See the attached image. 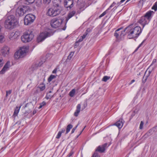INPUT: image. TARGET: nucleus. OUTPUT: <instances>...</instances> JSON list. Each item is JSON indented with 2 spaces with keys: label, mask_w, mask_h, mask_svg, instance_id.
I'll return each mask as SVG.
<instances>
[{
  "label": "nucleus",
  "mask_w": 157,
  "mask_h": 157,
  "mask_svg": "<svg viewBox=\"0 0 157 157\" xmlns=\"http://www.w3.org/2000/svg\"><path fill=\"white\" fill-rule=\"evenodd\" d=\"M35 19V16L32 14H29L27 15L24 18V24L25 25H28L33 23Z\"/></svg>",
  "instance_id": "obj_8"
},
{
  "label": "nucleus",
  "mask_w": 157,
  "mask_h": 157,
  "mask_svg": "<svg viewBox=\"0 0 157 157\" xmlns=\"http://www.w3.org/2000/svg\"><path fill=\"white\" fill-rule=\"evenodd\" d=\"M72 127L73 125L72 124H68L67 127L65 134H67L70 132V129L72 128Z\"/></svg>",
  "instance_id": "obj_22"
},
{
  "label": "nucleus",
  "mask_w": 157,
  "mask_h": 157,
  "mask_svg": "<svg viewBox=\"0 0 157 157\" xmlns=\"http://www.w3.org/2000/svg\"><path fill=\"white\" fill-rule=\"evenodd\" d=\"M36 113V110H34L33 112V114H35Z\"/></svg>",
  "instance_id": "obj_62"
},
{
  "label": "nucleus",
  "mask_w": 157,
  "mask_h": 157,
  "mask_svg": "<svg viewBox=\"0 0 157 157\" xmlns=\"http://www.w3.org/2000/svg\"><path fill=\"white\" fill-rule=\"evenodd\" d=\"M51 93L52 91H50L48 93H47L45 98L47 99H50L52 97L53 95L51 94Z\"/></svg>",
  "instance_id": "obj_23"
},
{
  "label": "nucleus",
  "mask_w": 157,
  "mask_h": 157,
  "mask_svg": "<svg viewBox=\"0 0 157 157\" xmlns=\"http://www.w3.org/2000/svg\"><path fill=\"white\" fill-rule=\"evenodd\" d=\"M56 77V76L55 75H51L48 79V81L49 82H50L53 79L55 78Z\"/></svg>",
  "instance_id": "obj_29"
},
{
  "label": "nucleus",
  "mask_w": 157,
  "mask_h": 157,
  "mask_svg": "<svg viewBox=\"0 0 157 157\" xmlns=\"http://www.w3.org/2000/svg\"><path fill=\"white\" fill-rule=\"evenodd\" d=\"M39 88L40 91H42L45 89V86L44 84H40L39 86Z\"/></svg>",
  "instance_id": "obj_30"
},
{
  "label": "nucleus",
  "mask_w": 157,
  "mask_h": 157,
  "mask_svg": "<svg viewBox=\"0 0 157 157\" xmlns=\"http://www.w3.org/2000/svg\"><path fill=\"white\" fill-rule=\"evenodd\" d=\"M79 45V42L78 41H76L75 44V48H76L77 46H78Z\"/></svg>",
  "instance_id": "obj_51"
},
{
  "label": "nucleus",
  "mask_w": 157,
  "mask_h": 157,
  "mask_svg": "<svg viewBox=\"0 0 157 157\" xmlns=\"http://www.w3.org/2000/svg\"><path fill=\"white\" fill-rule=\"evenodd\" d=\"M63 21V20L61 19H53L51 21V25L53 28H57L60 26Z\"/></svg>",
  "instance_id": "obj_10"
},
{
  "label": "nucleus",
  "mask_w": 157,
  "mask_h": 157,
  "mask_svg": "<svg viewBox=\"0 0 157 157\" xmlns=\"http://www.w3.org/2000/svg\"><path fill=\"white\" fill-rule=\"evenodd\" d=\"M80 107H81L80 105V104L78 105L77 106L76 110L74 113V115L75 116L77 117L78 116V114L80 112Z\"/></svg>",
  "instance_id": "obj_19"
},
{
  "label": "nucleus",
  "mask_w": 157,
  "mask_h": 157,
  "mask_svg": "<svg viewBox=\"0 0 157 157\" xmlns=\"http://www.w3.org/2000/svg\"><path fill=\"white\" fill-rule=\"evenodd\" d=\"M4 38V37L2 35H0V42L2 43L3 41V39Z\"/></svg>",
  "instance_id": "obj_45"
},
{
  "label": "nucleus",
  "mask_w": 157,
  "mask_h": 157,
  "mask_svg": "<svg viewBox=\"0 0 157 157\" xmlns=\"http://www.w3.org/2000/svg\"><path fill=\"white\" fill-rule=\"evenodd\" d=\"M135 81V80L134 79L132 80L131 82L129 83V85L131 84L132 83Z\"/></svg>",
  "instance_id": "obj_58"
},
{
  "label": "nucleus",
  "mask_w": 157,
  "mask_h": 157,
  "mask_svg": "<svg viewBox=\"0 0 157 157\" xmlns=\"http://www.w3.org/2000/svg\"><path fill=\"white\" fill-rule=\"evenodd\" d=\"M33 37L32 32L28 31L25 32L21 37V40L23 42L27 43L31 41Z\"/></svg>",
  "instance_id": "obj_5"
},
{
  "label": "nucleus",
  "mask_w": 157,
  "mask_h": 157,
  "mask_svg": "<svg viewBox=\"0 0 157 157\" xmlns=\"http://www.w3.org/2000/svg\"><path fill=\"white\" fill-rule=\"evenodd\" d=\"M1 52L2 56H5L6 55H8L9 53V48L8 47H5L1 51Z\"/></svg>",
  "instance_id": "obj_17"
},
{
  "label": "nucleus",
  "mask_w": 157,
  "mask_h": 157,
  "mask_svg": "<svg viewBox=\"0 0 157 157\" xmlns=\"http://www.w3.org/2000/svg\"><path fill=\"white\" fill-rule=\"evenodd\" d=\"M138 23L143 26V29L145 26L149 22L144 16H142L138 21Z\"/></svg>",
  "instance_id": "obj_13"
},
{
  "label": "nucleus",
  "mask_w": 157,
  "mask_h": 157,
  "mask_svg": "<svg viewBox=\"0 0 157 157\" xmlns=\"http://www.w3.org/2000/svg\"><path fill=\"white\" fill-rule=\"evenodd\" d=\"M146 72H147V71H146L145 73V74H144V76L143 77V79H142V82L143 83H145L147 79H146L145 78H144L145 77V75H146Z\"/></svg>",
  "instance_id": "obj_37"
},
{
  "label": "nucleus",
  "mask_w": 157,
  "mask_h": 157,
  "mask_svg": "<svg viewBox=\"0 0 157 157\" xmlns=\"http://www.w3.org/2000/svg\"><path fill=\"white\" fill-rule=\"evenodd\" d=\"M61 134L62 133H61V132H59L58 134L56 137V138L58 139H59L61 136Z\"/></svg>",
  "instance_id": "obj_40"
},
{
  "label": "nucleus",
  "mask_w": 157,
  "mask_h": 157,
  "mask_svg": "<svg viewBox=\"0 0 157 157\" xmlns=\"http://www.w3.org/2000/svg\"><path fill=\"white\" fill-rule=\"evenodd\" d=\"M63 0H54L53 1L54 4H58L59 6V4L61 3Z\"/></svg>",
  "instance_id": "obj_31"
},
{
  "label": "nucleus",
  "mask_w": 157,
  "mask_h": 157,
  "mask_svg": "<svg viewBox=\"0 0 157 157\" xmlns=\"http://www.w3.org/2000/svg\"><path fill=\"white\" fill-rule=\"evenodd\" d=\"M122 29V27L118 29H117L115 32L114 33V36L117 38H118L119 36V33L118 32L120 31L121 29Z\"/></svg>",
  "instance_id": "obj_24"
},
{
  "label": "nucleus",
  "mask_w": 157,
  "mask_h": 157,
  "mask_svg": "<svg viewBox=\"0 0 157 157\" xmlns=\"http://www.w3.org/2000/svg\"><path fill=\"white\" fill-rule=\"evenodd\" d=\"M12 35H13V36H14V38H15L19 35L20 33L19 32L16 31L15 33H12Z\"/></svg>",
  "instance_id": "obj_32"
},
{
  "label": "nucleus",
  "mask_w": 157,
  "mask_h": 157,
  "mask_svg": "<svg viewBox=\"0 0 157 157\" xmlns=\"http://www.w3.org/2000/svg\"><path fill=\"white\" fill-rule=\"evenodd\" d=\"M73 1L74 0H73ZM75 2H77L78 4L80 3L82 1V0H74Z\"/></svg>",
  "instance_id": "obj_53"
},
{
  "label": "nucleus",
  "mask_w": 157,
  "mask_h": 157,
  "mask_svg": "<svg viewBox=\"0 0 157 157\" xmlns=\"http://www.w3.org/2000/svg\"><path fill=\"white\" fill-rule=\"evenodd\" d=\"M124 122V121L122 119H120L114 124L119 129L121 128L122 127Z\"/></svg>",
  "instance_id": "obj_16"
},
{
  "label": "nucleus",
  "mask_w": 157,
  "mask_h": 157,
  "mask_svg": "<svg viewBox=\"0 0 157 157\" xmlns=\"http://www.w3.org/2000/svg\"><path fill=\"white\" fill-rule=\"evenodd\" d=\"M91 31V30L90 29L88 28L87 29L85 33L83 34V36H81V37L83 38V39L86 37V36L88 34V33H90Z\"/></svg>",
  "instance_id": "obj_20"
},
{
  "label": "nucleus",
  "mask_w": 157,
  "mask_h": 157,
  "mask_svg": "<svg viewBox=\"0 0 157 157\" xmlns=\"http://www.w3.org/2000/svg\"><path fill=\"white\" fill-rule=\"evenodd\" d=\"M54 32L51 31L44 32L41 33L37 37V41L38 43L41 42L46 38L53 35Z\"/></svg>",
  "instance_id": "obj_4"
},
{
  "label": "nucleus",
  "mask_w": 157,
  "mask_h": 157,
  "mask_svg": "<svg viewBox=\"0 0 157 157\" xmlns=\"http://www.w3.org/2000/svg\"><path fill=\"white\" fill-rule=\"evenodd\" d=\"M144 124V122L142 121H141L140 122V127H139V128L140 129H143Z\"/></svg>",
  "instance_id": "obj_38"
},
{
  "label": "nucleus",
  "mask_w": 157,
  "mask_h": 157,
  "mask_svg": "<svg viewBox=\"0 0 157 157\" xmlns=\"http://www.w3.org/2000/svg\"><path fill=\"white\" fill-rule=\"evenodd\" d=\"M116 4V3H115L114 2L107 9V10H109L110 9L112 8V7L114 6Z\"/></svg>",
  "instance_id": "obj_48"
},
{
  "label": "nucleus",
  "mask_w": 157,
  "mask_h": 157,
  "mask_svg": "<svg viewBox=\"0 0 157 157\" xmlns=\"http://www.w3.org/2000/svg\"><path fill=\"white\" fill-rule=\"evenodd\" d=\"M78 124H77L75 127H74L72 129V130L71 131V134H72V133H74V132H75V131L77 127H78Z\"/></svg>",
  "instance_id": "obj_41"
},
{
  "label": "nucleus",
  "mask_w": 157,
  "mask_h": 157,
  "mask_svg": "<svg viewBox=\"0 0 157 157\" xmlns=\"http://www.w3.org/2000/svg\"><path fill=\"white\" fill-rule=\"evenodd\" d=\"M73 153H74V151L73 150H72L70 151V153L68 155H67L68 157H70L73 154Z\"/></svg>",
  "instance_id": "obj_44"
},
{
  "label": "nucleus",
  "mask_w": 157,
  "mask_h": 157,
  "mask_svg": "<svg viewBox=\"0 0 157 157\" xmlns=\"http://www.w3.org/2000/svg\"><path fill=\"white\" fill-rule=\"evenodd\" d=\"M75 92V89H73L70 91L69 93V95L71 97H73L74 95Z\"/></svg>",
  "instance_id": "obj_27"
},
{
  "label": "nucleus",
  "mask_w": 157,
  "mask_h": 157,
  "mask_svg": "<svg viewBox=\"0 0 157 157\" xmlns=\"http://www.w3.org/2000/svg\"><path fill=\"white\" fill-rule=\"evenodd\" d=\"M66 27H65V28H63V30H65V29H66Z\"/></svg>",
  "instance_id": "obj_64"
},
{
  "label": "nucleus",
  "mask_w": 157,
  "mask_h": 157,
  "mask_svg": "<svg viewBox=\"0 0 157 157\" xmlns=\"http://www.w3.org/2000/svg\"><path fill=\"white\" fill-rule=\"evenodd\" d=\"M86 126H85L84 128L82 129V131L80 132L79 134L77 136V137L82 133V132H83V130L84 129V128H85Z\"/></svg>",
  "instance_id": "obj_59"
},
{
  "label": "nucleus",
  "mask_w": 157,
  "mask_h": 157,
  "mask_svg": "<svg viewBox=\"0 0 157 157\" xmlns=\"http://www.w3.org/2000/svg\"><path fill=\"white\" fill-rule=\"evenodd\" d=\"M124 32V30L123 31H121V32H119L118 31V33H119V36H120L121 37L122 36H123L124 34L123 33L124 32Z\"/></svg>",
  "instance_id": "obj_36"
},
{
  "label": "nucleus",
  "mask_w": 157,
  "mask_h": 157,
  "mask_svg": "<svg viewBox=\"0 0 157 157\" xmlns=\"http://www.w3.org/2000/svg\"><path fill=\"white\" fill-rule=\"evenodd\" d=\"M116 4V3H115L114 2L107 9V10H109L110 9L112 8V7L114 6Z\"/></svg>",
  "instance_id": "obj_49"
},
{
  "label": "nucleus",
  "mask_w": 157,
  "mask_h": 157,
  "mask_svg": "<svg viewBox=\"0 0 157 157\" xmlns=\"http://www.w3.org/2000/svg\"><path fill=\"white\" fill-rule=\"evenodd\" d=\"M65 131V129L64 128H62L61 129V130L60 131H59V132H61V133H63Z\"/></svg>",
  "instance_id": "obj_57"
},
{
  "label": "nucleus",
  "mask_w": 157,
  "mask_h": 157,
  "mask_svg": "<svg viewBox=\"0 0 157 157\" xmlns=\"http://www.w3.org/2000/svg\"><path fill=\"white\" fill-rule=\"evenodd\" d=\"M110 78L109 76H104L102 79V80L105 82H106L108 79Z\"/></svg>",
  "instance_id": "obj_33"
},
{
  "label": "nucleus",
  "mask_w": 157,
  "mask_h": 157,
  "mask_svg": "<svg viewBox=\"0 0 157 157\" xmlns=\"http://www.w3.org/2000/svg\"><path fill=\"white\" fill-rule=\"evenodd\" d=\"M27 51V48L26 47H23L21 48L20 49L17 51L15 53L14 55L15 58L18 59L20 58L23 57Z\"/></svg>",
  "instance_id": "obj_7"
},
{
  "label": "nucleus",
  "mask_w": 157,
  "mask_h": 157,
  "mask_svg": "<svg viewBox=\"0 0 157 157\" xmlns=\"http://www.w3.org/2000/svg\"><path fill=\"white\" fill-rule=\"evenodd\" d=\"M29 6H22L18 7L17 9V15L20 16H23L25 13L29 10Z\"/></svg>",
  "instance_id": "obj_9"
},
{
  "label": "nucleus",
  "mask_w": 157,
  "mask_h": 157,
  "mask_svg": "<svg viewBox=\"0 0 157 157\" xmlns=\"http://www.w3.org/2000/svg\"><path fill=\"white\" fill-rule=\"evenodd\" d=\"M75 13V11H73L70 12L68 14L67 17L66 18V21L67 23L69 19L72 17Z\"/></svg>",
  "instance_id": "obj_18"
},
{
  "label": "nucleus",
  "mask_w": 157,
  "mask_h": 157,
  "mask_svg": "<svg viewBox=\"0 0 157 157\" xmlns=\"http://www.w3.org/2000/svg\"><path fill=\"white\" fill-rule=\"evenodd\" d=\"M125 0H121L120 2H119V4H121V3H123L124 2Z\"/></svg>",
  "instance_id": "obj_61"
},
{
  "label": "nucleus",
  "mask_w": 157,
  "mask_h": 157,
  "mask_svg": "<svg viewBox=\"0 0 157 157\" xmlns=\"http://www.w3.org/2000/svg\"><path fill=\"white\" fill-rule=\"evenodd\" d=\"M58 5V4H54L52 7L49 8L47 12V15L51 17H54L59 15L62 10V8Z\"/></svg>",
  "instance_id": "obj_3"
},
{
  "label": "nucleus",
  "mask_w": 157,
  "mask_h": 157,
  "mask_svg": "<svg viewBox=\"0 0 157 157\" xmlns=\"http://www.w3.org/2000/svg\"><path fill=\"white\" fill-rule=\"evenodd\" d=\"M155 12L153 11L149 10L143 16L150 22L153 15L155 14Z\"/></svg>",
  "instance_id": "obj_14"
},
{
  "label": "nucleus",
  "mask_w": 157,
  "mask_h": 157,
  "mask_svg": "<svg viewBox=\"0 0 157 157\" xmlns=\"http://www.w3.org/2000/svg\"><path fill=\"white\" fill-rule=\"evenodd\" d=\"M146 0H140V2L143 3L144 2H145Z\"/></svg>",
  "instance_id": "obj_60"
},
{
  "label": "nucleus",
  "mask_w": 157,
  "mask_h": 157,
  "mask_svg": "<svg viewBox=\"0 0 157 157\" xmlns=\"http://www.w3.org/2000/svg\"><path fill=\"white\" fill-rule=\"evenodd\" d=\"M135 113H136V112L135 111H133V113H132V115H131V117H130V119H131L135 115Z\"/></svg>",
  "instance_id": "obj_47"
},
{
  "label": "nucleus",
  "mask_w": 157,
  "mask_h": 157,
  "mask_svg": "<svg viewBox=\"0 0 157 157\" xmlns=\"http://www.w3.org/2000/svg\"><path fill=\"white\" fill-rule=\"evenodd\" d=\"M64 6L67 10H70L73 6V1L70 0H64Z\"/></svg>",
  "instance_id": "obj_12"
},
{
  "label": "nucleus",
  "mask_w": 157,
  "mask_h": 157,
  "mask_svg": "<svg viewBox=\"0 0 157 157\" xmlns=\"http://www.w3.org/2000/svg\"><path fill=\"white\" fill-rule=\"evenodd\" d=\"M35 0H25V3L26 5H29L32 4L34 2Z\"/></svg>",
  "instance_id": "obj_26"
},
{
  "label": "nucleus",
  "mask_w": 157,
  "mask_h": 157,
  "mask_svg": "<svg viewBox=\"0 0 157 157\" xmlns=\"http://www.w3.org/2000/svg\"><path fill=\"white\" fill-rule=\"evenodd\" d=\"M151 9L155 11L157 10V1L155 2L153 6L151 7Z\"/></svg>",
  "instance_id": "obj_28"
},
{
  "label": "nucleus",
  "mask_w": 157,
  "mask_h": 157,
  "mask_svg": "<svg viewBox=\"0 0 157 157\" xmlns=\"http://www.w3.org/2000/svg\"><path fill=\"white\" fill-rule=\"evenodd\" d=\"M107 145V144L106 143L102 145L99 146L95 149V152L91 157H100V155L98 152L100 153L104 152Z\"/></svg>",
  "instance_id": "obj_6"
},
{
  "label": "nucleus",
  "mask_w": 157,
  "mask_h": 157,
  "mask_svg": "<svg viewBox=\"0 0 157 157\" xmlns=\"http://www.w3.org/2000/svg\"><path fill=\"white\" fill-rule=\"evenodd\" d=\"M18 22L13 15L8 16L5 19L4 27L6 29L11 30L18 25Z\"/></svg>",
  "instance_id": "obj_2"
},
{
  "label": "nucleus",
  "mask_w": 157,
  "mask_h": 157,
  "mask_svg": "<svg viewBox=\"0 0 157 157\" xmlns=\"http://www.w3.org/2000/svg\"><path fill=\"white\" fill-rule=\"evenodd\" d=\"M74 52H71L70 53L69 56H68L66 60V61L67 62L68 61H69L72 58V57L74 55Z\"/></svg>",
  "instance_id": "obj_25"
},
{
  "label": "nucleus",
  "mask_w": 157,
  "mask_h": 157,
  "mask_svg": "<svg viewBox=\"0 0 157 157\" xmlns=\"http://www.w3.org/2000/svg\"><path fill=\"white\" fill-rule=\"evenodd\" d=\"M152 130L154 132H156L157 131V126L152 128Z\"/></svg>",
  "instance_id": "obj_50"
},
{
  "label": "nucleus",
  "mask_w": 157,
  "mask_h": 157,
  "mask_svg": "<svg viewBox=\"0 0 157 157\" xmlns=\"http://www.w3.org/2000/svg\"><path fill=\"white\" fill-rule=\"evenodd\" d=\"M132 24L129 25L124 30V32L128 34V38L129 39L137 37L141 33L143 29L139 26H136L132 28Z\"/></svg>",
  "instance_id": "obj_1"
},
{
  "label": "nucleus",
  "mask_w": 157,
  "mask_h": 157,
  "mask_svg": "<svg viewBox=\"0 0 157 157\" xmlns=\"http://www.w3.org/2000/svg\"><path fill=\"white\" fill-rule=\"evenodd\" d=\"M43 63L44 62L43 61H41L38 63H33L29 69V73L30 74L32 73L33 71L36 70L38 68L40 67Z\"/></svg>",
  "instance_id": "obj_11"
},
{
  "label": "nucleus",
  "mask_w": 157,
  "mask_h": 157,
  "mask_svg": "<svg viewBox=\"0 0 157 157\" xmlns=\"http://www.w3.org/2000/svg\"><path fill=\"white\" fill-rule=\"evenodd\" d=\"M51 0H43V2L45 4H48L51 2Z\"/></svg>",
  "instance_id": "obj_42"
},
{
  "label": "nucleus",
  "mask_w": 157,
  "mask_h": 157,
  "mask_svg": "<svg viewBox=\"0 0 157 157\" xmlns=\"http://www.w3.org/2000/svg\"><path fill=\"white\" fill-rule=\"evenodd\" d=\"M145 41V40H144L142 42V43L139 45L137 48L136 49L135 52L138 49V48H139L142 45Z\"/></svg>",
  "instance_id": "obj_39"
},
{
  "label": "nucleus",
  "mask_w": 157,
  "mask_h": 157,
  "mask_svg": "<svg viewBox=\"0 0 157 157\" xmlns=\"http://www.w3.org/2000/svg\"><path fill=\"white\" fill-rule=\"evenodd\" d=\"M10 67V62L8 61L5 64L2 70L0 71V74H4L9 69Z\"/></svg>",
  "instance_id": "obj_15"
},
{
  "label": "nucleus",
  "mask_w": 157,
  "mask_h": 157,
  "mask_svg": "<svg viewBox=\"0 0 157 157\" xmlns=\"http://www.w3.org/2000/svg\"><path fill=\"white\" fill-rule=\"evenodd\" d=\"M4 63V61L2 59H0V67H2Z\"/></svg>",
  "instance_id": "obj_35"
},
{
  "label": "nucleus",
  "mask_w": 157,
  "mask_h": 157,
  "mask_svg": "<svg viewBox=\"0 0 157 157\" xmlns=\"http://www.w3.org/2000/svg\"><path fill=\"white\" fill-rule=\"evenodd\" d=\"M12 91L11 90H10L8 91H6V96L7 97L8 96V94H10L11 93Z\"/></svg>",
  "instance_id": "obj_43"
},
{
  "label": "nucleus",
  "mask_w": 157,
  "mask_h": 157,
  "mask_svg": "<svg viewBox=\"0 0 157 157\" xmlns=\"http://www.w3.org/2000/svg\"><path fill=\"white\" fill-rule=\"evenodd\" d=\"M108 10H107L105 11L104 12H103L101 14L100 16H99V18H101L102 17L104 16L105 14L107 13L108 12Z\"/></svg>",
  "instance_id": "obj_34"
},
{
  "label": "nucleus",
  "mask_w": 157,
  "mask_h": 157,
  "mask_svg": "<svg viewBox=\"0 0 157 157\" xmlns=\"http://www.w3.org/2000/svg\"><path fill=\"white\" fill-rule=\"evenodd\" d=\"M83 39L82 38L81 36L80 37L79 40L77 41L78 42H79L82 41L83 40Z\"/></svg>",
  "instance_id": "obj_54"
},
{
  "label": "nucleus",
  "mask_w": 157,
  "mask_h": 157,
  "mask_svg": "<svg viewBox=\"0 0 157 157\" xmlns=\"http://www.w3.org/2000/svg\"><path fill=\"white\" fill-rule=\"evenodd\" d=\"M156 61V60L155 59H154L153 60V61L152 62V63L151 64V65H150V66H151L152 65H153V64H154L155 63Z\"/></svg>",
  "instance_id": "obj_52"
},
{
  "label": "nucleus",
  "mask_w": 157,
  "mask_h": 157,
  "mask_svg": "<svg viewBox=\"0 0 157 157\" xmlns=\"http://www.w3.org/2000/svg\"><path fill=\"white\" fill-rule=\"evenodd\" d=\"M42 107H43V106L41 105H40V106L38 107V109H40Z\"/></svg>",
  "instance_id": "obj_63"
},
{
  "label": "nucleus",
  "mask_w": 157,
  "mask_h": 157,
  "mask_svg": "<svg viewBox=\"0 0 157 157\" xmlns=\"http://www.w3.org/2000/svg\"><path fill=\"white\" fill-rule=\"evenodd\" d=\"M57 71V69L56 68L52 71V73L53 74H55L56 73Z\"/></svg>",
  "instance_id": "obj_56"
},
{
  "label": "nucleus",
  "mask_w": 157,
  "mask_h": 157,
  "mask_svg": "<svg viewBox=\"0 0 157 157\" xmlns=\"http://www.w3.org/2000/svg\"><path fill=\"white\" fill-rule=\"evenodd\" d=\"M151 73V71H149L148 73L147 74V75L144 78H145L146 79H147L148 78L149 76Z\"/></svg>",
  "instance_id": "obj_46"
},
{
  "label": "nucleus",
  "mask_w": 157,
  "mask_h": 157,
  "mask_svg": "<svg viewBox=\"0 0 157 157\" xmlns=\"http://www.w3.org/2000/svg\"><path fill=\"white\" fill-rule=\"evenodd\" d=\"M21 107V106H20L19 107L17 106L16 108V109H15L14 111V112L13 113V115L14 116H17L19 112V110L20 109Z\"/></svg>",
  "instance_id": "obj_21"
},
{
  "label": "nucleus",
  "mask_w": 157,
  "mask_h": 157,
  "mask_svg": "<svg viewBox=\"0 0 157 157\" xmlns=\"http://www.w3.org/2000/svg\"><path fill=\"white\" fill-rule=\"evenodd\" d=\"M46 102L44 101L42 102L41 103H40V105H41L43 106L46 105Z\"/></svg>",
  "instance_id": "obj_55"
}]
</instances>
